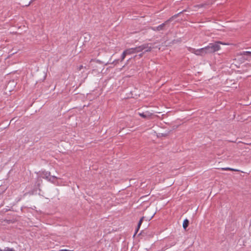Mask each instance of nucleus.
<instances>
[{
	"label": "nucleus",
	"mask_w": 251,
	"mask_h": 251,
	"mask_svg": "<svg viewBox=\"0 0 251 251\" xmlns=\"http://www.w3.org/2000/svg\"><path fill=\"white\" fill-rule=\"evenodd\" d=\"M10 84H12V85H14V81L9 82V83H8V86H7V87H6V88H7V89H8V90H9V91H10V88H9V85H10Z\"/></svg>",
	"instance_id": "13"
},
{
	"label": "nucleus",
	"mask_w": 251,
	"mask_h": 251,
	"mask_svg": "<svg viewBox=\"0 0 251 251\" xmlns=\"http://www.w3.org/2000/svg\"><path fill=\"white\" fill-rule=\"evenodd\" d=\"M189 221L187 219H185L184 220L183 223V227L184 229H186V227L188 226Z\"/></svg>",
	"instance_id": "8"
},
{
	"label": "nucleus",
	"mask_w": 251,
	"mask_h": 251,
	"mask_svg": "<svg viewBox=\"0 0 251 251\" xmlns=\"http://www.w3.org/2000/svg\"><path fill=\"white\" fill-rule=\"evenodd\" d=\"M222 169L224 170H230V171H238L237 170H235V169L230 168H222Z\"/></svg>",
	"instance_id": "11"
},
{
	"label": "nucleus",
	"mask_w": 251,
	"mask_h": 251,
	"mask_svg": "<svg viewBox=\"0 0 251 251\" xmlns=\"http://www.w3.org/2000/svg\"><path fill=\"white\" fill-rule=\"evenodd\" d=\"M147 198H148V196H143L141 198H140V199H139V201L141 202H144L148 200Z\"/></svg>",
	"instance_id": "9"
},
{
	"label": "nucleus",
	"mask_w": 251,
	"mask_h": 251,
	"mask_svg": "<svg viewBox=\"0 0 251 251\" xmlns=\"http://www.w3.org/2000/svg\"><path fill=\"white\" fill-rule=\"evenodd\" d=\"M151 47L149 46V44H144L140 46L137 47L139 52L142 51L143 50H145V51H150L151 50Z\"/></svg>",
	"instance_id": "4"
},
{
	"label": "nucleus",
	"mask_w": 251,
	"mask_h": 251,
	"mask_svg": "<svg viewBox=\"0 0 251 251\" xmlns=\"http://www.w3.org/2000/svg\"><path fill=\"white\" fill-rule=\"evenodd\" d=\"M167 22L159 25L157 27H151L150 28L153 30V31H160L164 29V26Z\"/></svg>",
	"instance_id": "6"
},
{
	"label": "nucleus",
	"mask_w": 251,
	"mask_h": 251,
	"mask_svg": "<svg viewBox=\"0 0 251 251\" xmlns=\"http://www.w3.org/2000/svg\"><path fill=\"white\" fill-rule=\"evenodd\" d=\"M139 115L143 118L145 119H150L152 115L151 113H150L149 111H146L145 112L139 113Z\"/></svg>",
	"instance_id": "5"
},
{
	"label": "nucleus",
	"mask_w": 251,
	"mask_h": 251,
	"mask_svg": "<svg viewBox=\"0 0 251 251\" xmlns=\"http://www.w3.org/2000/svg\"><path fill=\"white\" fill-rule=\"evenodd\" d=\"M155 212H153L151 216L150 219H151L155 215Z\"/></svg>",
	"instance_id": "14"
},
{
	"label": "nucleus",
	"mask_w": 251,
	"mask_h": 251,
	"mask_svg": "<svg viewBox=\"0 0 251 251\" xmlns=\"http://www.w3.org/2000/svg\"><path fill=\"white\" fill-rule=\"evenodd\" d=\"M144 219V217H142L140 219V221H139V223H138V226H137V230H136V231L135 233H136L137 232V231L139 229V228H140V226H141V224H142V223L143 222V221Z\"/></svg>",
	"instance_id": "7"
},
{
	"label": "nucleus",
	"mask_w": 251,
	"mask_h": 251,
	"mask_svg": "<svg viewBox=\"0 0 251 251\" xmlns=\"http://www.w3.org/2000/svg\"><path fill=\"white\" fill-rule=\"evenodd\" d=\"M220 45H229L228 43H224L220 41H217L214 43L209 44L206 46L208 53H212L219 50L221 49Z\"/></svg>",
	"instance_id": "1"
},
{
	"label": "nucleus",
	"mask_w": 251,
	"mask_h": 251,
	"mask_svg": "<svg viewBox=\"0 0 251 251\" xmlns=\"http://www.w3.org/2000/svg\"><path fill=\"white\" fill-rule=\"evenodd\" d=\"M137 52H139L137 47L134 48L128 49L123 52L122 55L121 60L123 61L127 55H130Z\"/></svg>",
	"instance_id": "3"
},
{
	"label": "nucleus",
	"mask_w": 251,
	"mask_h": 251,
	"mask_svg": "<svg viewBox=\"0 0 251 251\" xmlns=\"http://www.w3.org/2000/svg\"><path fill=\"white\" fill-rule=\"evenodd\" d=\"M0 251H15L13 249L6 248L3 250H0Z\"/></svg>",
	"instance_id": "10"
},
{
	"label": "nucleus",
	"mask_w": 251,
	"mask_h": 251,
	"mask_svg": "<svg viewBox=\"0 0 251 251\" xmlns=\"http://www.w3.org/2000/svg\"><path fill=\"white\" fill-rule=\"evenodd\" d=\"M190 51L196 55L199 56H204L208 53L206 47L197 50L192 49L190 50Z\"/></svg>",
	"instance_id": "2"
},
{
	"label": "nucleus",
	"mask_w": 251,
	"mask_h": 251,
	"mask_svg": "<svg viewBox=\"0 0 251 251\" xmlns=\"http://www.w3.org/2000/svg\"><path fill=\"white\" fill-rule=\"evenodd\" d=\"M242 55H251V51H244L242 53Z\"/></svg>",
	"instance_id": "12"
}]
</instances>
